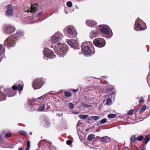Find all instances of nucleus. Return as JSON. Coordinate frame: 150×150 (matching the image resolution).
Masks as SVG:
<instances>
[{"mask_svg":"<svg viewBox=\"0 0 150 150\" xmlns=\"http://www.w3.org/2000/svg\"><path fill=\"white\" fill-rule=\"evenodd\" d=\"M2 95V96H3L4 97V95L5 94H1Z\"/></svg>","mask_w":150,"mask_h":150,"instance_id":"57","label":"nucleus"},{"mask_svg":"<svg viewBox=\"0 0 150 150\" xmlns=\"http://www.w3.org/2000/svg\"><path fill=\"white\" fill-rule=\"evenodd\" d=\"M112 35H110V37H111Z\"/></svg>","mask_w":150,"mask_h":150,"instance_id":"60","label":"nucleus"},{"mask_svg":"<svg viewBox=\"0 0 150 150\" xmlns=\"http://www.w3.org/2000/svg\"><path fill=\"white\" fill-rule=\"evenodd\" d=\"M91 118H92L93 119L95 120H98L99 118V117L98 116H93L91 117Z\"/></svg>","mask_w":150,"mask_h":150,"instance_id":"37","label":"nucleus"},{"mask_svg":"<svg viewBox=\"0 0 150 150\" xmlns=\"http://www.w3.org/2000/svg\"><path fill=\"white\" fill-rule=\"evenodd\" d=\"M94 44L96 47H103L105 45V43H102L98 40H96L94 42Z\"/></svg>","mask_w":150,"mask_h":150,"instance_id":"11","label":"nucleus"},{"mask_svg":"<svg viewBox=\"0 0 150 150\" xmlns=\"http://www.w3.org/2000/svg\"><path fill=\"white\" fill-rule=\"evenodd\" d=\"M134 110L132 109L129 111L128 112V115H133Z\"/></svg>","mask_w":150,"mask_h":150,"instance_id":"38","label":"nucleus"},{"mask_svg":"<svg viewBox=\"0 0 150 150\" xmlns=\"http://www.w3.org/2000/svg\"><path fill=\"white\" fill-rule=\"evenodd\" d=\"M81 104L84 108H89L91 107V105H89L84 102H82L81 103Z\"/></svg>","mask_w":150,"mask_h":150,"instance_id":"29","label":"nucleus"},{"mask_svg":"<svg viewBox=\"0 0 150 150\" xmlns=\"http://www.w3.org/2000/svg\"><path fill=\"white\" fill-rule=\"evenodd\" d=\"M89 130H90V129L89 128H87L85 132H87Z\"/></svg>","mask_w":150,"mask_h":150,"instance_id":"50","label":"nucleus"},{"mask_svg":"<svg viewBox=\"0 0 150 150\" xmlns=\"http://www.w3.org/2000/svg\"><path fill=\"white\" fill-rule=\"evenodd\" d=\"M2 90L4 91L5 93H9L10 91H11V88L4 89L3 87L1 86L0 87V94H4Z\"/></svg>","mask_w":150,"mask_h":150,"instance_id":"12","label":"nucleus"},{"mask_svg":"<svg viewBox=\"0 0 150 150\" xmlns=\"http://www.w3.org/2000/svg\"><path fill=\"white\" fill-rule=\"evenodd\" d=\"M93 34H96V32L93 31Z\"/></svg>","mask_w":150,"mask_h":150,"instance_id":"54","label":"nucleus"},{"mask_svg":"<svg viewBox=\"0 0 150 150\" xmlns=\"http://www.w3.org/2000/svg\"><path fill=\"white\" fill-rule=\"evenodd\" d=\"M45 108V106L44 104H42L39 107L38 110L39 111H42L44 110Z\"/></svg>","mask_w":150,"mask_h":150,"instance_id":"22","label":"nucleus"},{"mask_svg":"<svg viewBox=\"0 0 150 150\" xmlns=\"http://www.w3.org/2000/svg\"><path fill=\"white\" fill-rule=\"evenodd\" d=\"M43 84V80L42 79H35L33 82V87L34 89H39Z\"/></svg>","mask_w":150,"mask_h":150,"instance_id":"3","label":"nucleus"},{"mask_svg":"<svg viewBox=\"0 0 150 150\" xmlns=\"http://www.w3.org/2000/svg\"><path fill=\"white\" fill-rule=\"evenodd\" d=\"M140 150H146L145 147L141 149Z\"/></svg>","mask_w":150,"mask_h":150,"instance_id":"49","label":"nucleus"},{"mask_svg":"<svg viewBox=\"0 0 150 150\" xmlns=\"http://www.w3.org/2000/svg\"><path fill=\"white\" fill-rule=\"evenodd\" d=\"M18 150H23V149H22L21 147H19V149H18Z\"/></svg>","mask_w":150,"mask_h":150,"instance_id":"52","label":"nucleus"},{"mask_svg":"<svg viewBox=\"0 0 150 150\" xmlns=\"http://www.w3.org/2000/svg\"><path fill=\"white\" fill-rule=\"evenodd\" d=\"M88 117V115H81L79 116V117L81 119H85Z\"/></svg>","mask_w":150,"mask_h":150,"instance_id":"26","label":"nucleus"},{"mask_svg":"<svg viewBox=\"0 0 150 150\" xmlns=\"http://www.w3.org/2000/svg\"><path fill=\"white\" fill-rule=\"evenodd\" d=\"M61 36V33H56L52 37L51 41L53 43H56L58 41H60L62 40Z\"/></svg>","mask_w":150,"mask_h":150,"instance_id":"6","label":"nucleus"},{"mask_svg":"<svg viewBox=\"0 0 150 150\" xmlns=\"http://www.w3.org/2000/svg\"><path fill=\"white\" fill-rule=\"evenodd\" d=\"M2 45H0V50H1V49L2 48Z\"/></svg>","mask_w":150,"mask_h":150,"instance_id":"51","label":"nucleus"},{"mask_svg":"<svg viewBox=\"0 0 150 150\" xmlns=\"http://www.w3.org/2000/svg\"><path fill=\"white\" fill-rule=\"evenodd\" d=\"M42 13L43 12L42 11L40 12L37 14L36 17H38L40 16L42 14Z\"/></svg>","mask_w":150,"mask_h":150,"instance_id":"47","label":"nucleus"},{"mask_svg":"<svg viewBox=\"0 0 150 150\" xmlns=\"http://www.w3.org/2000/svg\"><path fill=\"white\" fill-rule=\"evenodd\" d=\"M68 105L69 108L71 109H72L74 107V104L71 103H69Z\"/></svg>","mask_w":150,"mask_h":150,"instance_id":"39","label":"nucleus"},{"mask_svg":"<svg viewBox=\"0 0 150 150\" xmlns=\"http://www.w3.org/2000/svg\"><path fill=\"white\" fill-rule=\"evenodd\" d=\"M67 5L69 7H71L72 6V4L70 1H68L67 3Z\"/></svg>","mask_w":150,"mask_h":150,"instance_id":"33","label":"nucleus"},{"mask_svg":"<svg viewBox=\"0 0 150 150\" xmlns=\"http://www.w3.org/2000/svg\"><path fill=\"white\" fill-rule=\"evenodd\" d=\"M80 47L79 45L76 43H75L74 44L73 48H74L75 50H79L80 49Z\"/></svg>","mask_w":150,"mask_h":150,"instance_id":"27","label":"nucleus"},{"mask_svg":"<svg viewBox=\"0 0 150 150\" xmlns=\"http://www.w3.org/2000/svg\"><path fill=\"white\" fill-rule=\"evenodd\" d=\"M107 121V120L105 119H102L100 122V123L101 124H103L105 123Z\"/></svg>","mask_w":150,"mask_h":150,"instance_id":"42","label":"nucleus"},{"mask_svg":"<svg viewBox=\"0 0 150 150\" xmlns=\"http://www.w3.org/2000/svg\"><path fill=\"white\" fill-rule=\"evenodd\" d=\"M107 104L108 105L112 103V100L110 98H108L107 99Z\"/></svg>","mask_w":150,"mask_h":150,"instance_id":"36","label":"nucleus"},{"mask_svg":"<svg viewBox=\"0 0 150 150\" xmlns=\"http://www.w3.org/2000/svg\"><path fill=\"white\" fill-rule=\"evenodd\" d=\"M64 93V94H71L70 92V91H65L64 92V90H60L59 92V93L62 94V93Z\"/></svg>","mask_w":150,"mask_h":150,"instance_id":"34","label":"nucleus"},{"mask_svg":"<svg viewBox=\"0 0 150 150\" xmlns=\"http://www.w3.org/2000/svg\"><path fill=\"white\" fill-rule=\"evenodd\" d=\"M101 32L105 34L108 35L109 34V32L108 29L105 27H103L100 29Z\"/></svg>","mask_w":150,"mask_h":150,"instance_id":"14","label":"nucleus"},{"mask_svg":"<svg viewBox=\"0 0 150 150\" xmlns=\"http://www.w3.org/2000/svg\"><path fill=\"white\" fill-rule=\"evenodd\" d=\"M55 52L61 57H63L69 50V47L65 44L58 42L54 47Z\"/></svg>","mask_w":150,"mask_h":150,"instance_id":"1","label":"nucleus"},{"mask_svg":"<svg viewBox=\"0 0 150 150\" xmlns=\"http://www.w3.org/2000/svg\"><path fill=\"white\" fill-rule=\"evenodd\" d=\"M86 23L88 26L91 27H94L96 25V23L94 21L91 20H87Z\"/></svg>","mask_w":150,"mask_h":150,"instance_id":"10","label":"nucleus"},{"mask_svg":"<svg viewBox=\"0 0 150 150\" xmlns=\"http://www.w3.org/2000/svg\"><path fill=\"white\" fill-rule=\"evenodd\" d=\"M15 30L14 27L10 25H6L5 26V33L8 34H11L13 33Z\"/></svg>","mask_w":150,"mask_h":150,"instance_id":"7","label":"nucleus"},{"mask_svg":"<svg viewBox=\"0 0 150 150\" xmlns=\"http://www.w3.org/2000/svg\"><path fill=\"white\" fill-rule=\"evenodd\" d=\"M84 52L86 54H90L91 52V50L89 47L88 46H86L84 48Z\"/></svg>","mask_w":150,"mask_h":150,"instance_id":"16","label":"nucleus"},{"mask_svg":"<svg viewBox=\"0 0 150 150\" xmlns=\"http://www.w3.org/2000/svg\"><path fill=\"white\" fill-rule=\"evenodd\" d=\"M11 134L10 132L7 133L5 134V136L8 137H11Z\"/></svg>","mask_w":150,"mask_h":150,"instance_id":"41","label":"nucleus"},{"mask_svg":"<svg viewBox=\"0 0 150 150\" xmlns=\"http://www.w3.org/2000/svg\"><path fill=\"white\" fill-rule=\"evenodd\" d=\"M67 43L71 47H73V46L74 45L75 43H74L72 42L70 40H68L67 41Z\"/></svg>","mask_w":150,"mask_h":150,"instance_id":"30","label":"nucleus"},{"mask_svg":"<svg viewBox=\"0 0 150 150\" xmlns=\"http://www.w3.org/2000/svg\"><path fill=\"white\" fill-rule=\"evenodd\" d=\"M12 89L14 91L18 90L19 92H21L23 90V86L21 84L18 85L17 83H14L12 86Z\"/></svg>","mask_w":150,"mask_h":150,"instance_id":"8","label":"nucleus"},{"mask_svg":"<svg viewBox=\"0 0 150 150\" xmlns=\"http://www.w3.org/2000/svg\"><path fill=\"white\" fill-rule=\"evenodd\" d=\"M134 29L136 30V29H135V28H134Z\"/></svg>","mask_w":150,"mask_h":150,"instance_id":"59","label":"nucleus"},{"mask_svg":"<svg viewBox=\"0 0 150 150\" xmlns=\"http://www.w3.org/2000/svg\"><path fill=\"white\" fill-rule=\"evenodd\" d=\"M43 54L45 56L50 59L54 58L56 56L53 51L47 48L44 49Z\"/></svg>","mask_w":150,"mask_h":150,"instance_id":"4","label":"nucleus"},{"mask_svg":"<svg viewBox=\"0 0 150 150\" xmlns=\"http://www.w3.org/2000/svg\"><path fill=\"white\" fill-rule=\"evenodd\" d=\"M67 33L70 35H72L73 33V30L71 28H68L67 29Z\"/></svg>","mask_w":150,"mask_h":150,"instance_id":"25","label":"nucleus"},{"mask_svg":"<svg viewBox=\"0 0 150 150\" xmlns=\"http://www.w3.org/2000/svg\"><path fill=\"white\" fill-rule=\"evenodd\" d=\"M100 139V141L101 142H105V143L109 142L110 140V138L108 137H101Z\"/></svg>","mask_w":150,"mask_h":150,"instance_id":"13","label":"nucleus"},{"mask_svg":"<svg viewBox=\"0 0 150 150\" xmlns=\"http://www.w3.org/2000/svg\"><path fill=\"white\" fill-rule=\"evenodd\" d=\"M16 39L12 36L8 37L4 42V45L8 47L14 46L15 44Z\"/></svg>","mask_w":150,"mask_h":150,"instance_id":"2","label":"nucleus"},{"mask_svg":"<svg viewBox=\"0 0 150 150\" xmlns=\"http://www.w3.org/2000/svg\"><path fill=\"white\" fill-rule=\"evenodd\" d=\"M136 27L138 29H140V31L144 30L146 29V28L142 27L141 25L139 23H138L137 24Z\"/></svg>","mask_w":150,"mask_h":150,"instance_id":"19","label":"nucleus"},{"mask_svg":"<svg viewBox=\"0 0 150 150\" xmlns=\"http://www.w3.org/2000/svg\"><path fill=\"white\" fill-rule=\"evenodd\" d=\"M107 93L108 94H115L116 93V91L114 87L108 89Z\"/></svg>","mask_w":150,"mask_h":150,"instance_id":"15","label":"nucleus"},{"mask_svg":"<svg viewBox=\"0 0 150 150\" xmlns=\"http://www.w3.org/2000/svg\"><path fill=\"white\" fill-rule=\"evenodd\" d=\"M116 116V115L113 114H109L108 115V117L109 118H113L115 117Z\"/></svg>","mask_w":150,"mask_h":150,"instance_id":"24","label":"nucleus"},{"mask_svg":"<svg viewBox=\"0 0 150 150\" xmlns=\"http://www.w3.org/2000/svg\"><path fill=\"white\" fill-rule=\"evenodd\" d=\"M31 134V133H30V134Z\"/></svg>","mask_w":150,"mask_h":150,"instance_id":"58","label":"nucleus"},{"mask_svg":"<svg viewBox=\"0 0 150 150\" xmlns=\"http://www.w3.org/2000/svg\"><path fill=\"white\" fill-rule=\"evenodd\" d=\"M72 141L70 140H68L66 141V144L69 145H71L72 143Z\"/></svg>","mask_w":150,"mask_h":150,"instance_id":"35","label":"nucleus"},{"mask_svg":"<svg viewBox=\"0 0 150 150\" xmlns=\"http://www.w3.org/2000/svg\"><path fill=\"white\" fill-rule=\"evenodd\" d=\"M144 138V137L142 135H140L139 136H137V140L139 141H141L143 140Z\"/></svg>","mask_w":150,"mask_h":150,"instance_id":"28","label":"nucleus"},{"mask_svg":"<svg viewBox=\"0 0 150 150\" xmlns=\"http://www.w3.org/2000/svg\"><path fill=\"white\" fill-rule=\"evenodd\" d=\"M45 98V96H40L39 98H36L35 99L36 100H37V99H44Z\"/></svg>","mask_w":150,"mask_h":150,"instance_id":"46","label":"nucleus"},{"mask_svg":"<svg viewBox=\"0 0 150 150\" xmlns=\"http://www.w3.org/2000/svg\"><path fill=\"white\" fill-rule=\"evenodd\" d=\"M79 89L78 88L76 89H71L70 90V91H73V92L75 93L76 92H77L78 91Z\"/></svg>","mask_w":150,"mask_h":150,"instance_id":"45","label":"nucleus"},{"mask_svg":"<svg viewBox=\"0 0 150 150\" xmlns=\"http://www.w3.org/2000/svg\"><path fill=\"white\" fill-rule=\"evenodd\" d=\"M27 147L26 149L25 150H29L30 148V143L29 141H28L27 142Z\"/></svg>","mask_w":150,"mask_h":150,"instance_id":"31","label":"nucleus"},{"mask_svg":"<svg viewBox=\"0 0 150 150\" xmlns=\"http://www.w3.org/2000/svg\"><path fill=\"white\" fill-rule=\"evenodd\" d=\"M150 140V137H149L146 135L144 139V143L145 144H146Z\"/></svg>","mask_w":150,"mask_h":150,"instance_id":"20","label":"nucleus"},{"mask_svg":"<svg viewBox=\"0 0 150 150\" xmlns=\"http://www.w3.org/2000/svg\"><path fill=\"white\" fill-rule=\"evenodd\" d=\"M23 36V35L22 32L20 31H18L16 34L15 37H14V38H16V40L17 38H18L20 36Z\"/></svg>","mask_w":150,"mask_h":150,"instance_id":"18","label":"nucleus"},{"mask_svg":"<svg viewBox=\"0 0 150 150\" xmlns=\"http://www.w3.org/2000/svg\"><path fill=\"white\" fill-rule=\"evenodd\" d=\"M7 10L5 12V14L7 16H11L13 15V9L12 6L9 4L6 6Z\"/></svg>","mask_w":150,"mask_h":150,"instance_id":"5","label":"nucleus"},{"mask_svg":"<svg viewBox=\"0 0 150 150\" xmlns=\"http://www.w3.org/2000/svg\"><path fill=\"white\" fill-rule=\"evenodd\" d=\"M9 95V94H6V95H7L8 97H10V96H14V95H12V96H9V95Z\"/></svg>","mask_w":150,"mask_h":150,"instance_id":"53","label":"nucleus"},{"mask_svg":"<svg viewBox=\"0 0 150 150\" xmlns=\"http://www.w3.org/2000/svg\"><path fill=\"white\" fill-rule=\"evenodd\" d=\"M137 140V135L136 134L134 135L131 138L130 143H136Z\"/></svg>","mask_w":150,"mask_h":150,"instance_id":"17","label":"nucleus"},{"mask_svg":"<svg viewBox=\"0 0 150 150\" xmlns=\"http://www.w3.org/2000/svg\"><path fill=\"white\" fill-rule=\"evenodd\" d=\"M95 137V135L93 134H91L89 135L87 137L88 139L90 141H92L93 139H94Z\"/></svg>","mask_w":150,"mask_h":150,"instance_id":"21","label":"nucleus"},{"mask_svg":"<svg viewBox=\"0 0 150 150\" xmlns=\"http://www.w3.org/2000/svg\"><path fill=\"white\" fill-rule=\"evenodd\" d=\"M146 106L145 105H144L142 107L140 110L139 112L140 114H141L146 109Z\"/></svg>","mask_w":150,"mask_h":150,"instance_id":"23","label":"nucleus"},{"mask_svg":"<svg viewBox=\"0 0 150 150\" xmlns=\"http://www.w3.org/2000/svg\"><path fill=\"white\" fill-rule=\"evenodd\" d=\"M20 133L23 136H25L27 135V133L23 131H20Z\"/></svg>","mask_w":150,"mask_h":150,"instance_id":"40","label":"nucleus"},{"mask_svg":"<svg viewBox=\"0 0 150 150\" xmlns=\"http://www.w3.org/2000/svg\"><path fill=\"white\" fill-rule=\"evenodd\" d=\"M100 83L104 84H107L108 83V82L107 81L103 79H102L100 80Z\"/></svg>","mask_w":150,"mask_h":150,"instance_id":"32","label":"nucleus"},{"mask_svg":"<svg viewBox=\"0 0 150 150\" xmlns=\"http://www.w3.org/2000/svg\"><path fill=\"white\" fill-rule=\"evenodd\" d=\"M80 53H79L80 54H81L82 52V50H80Z\"/></svg>","mask_w":150,"mask_h":150,"instance_id":"56","label":"nucleus"},{"mask_svg":"<svg viewBox=\"0 0 150 150\" xmlns=\"http://www.w3.org/2000/svg\"><path fill=\"white\" fill-rule=\"evenodd\" d=\"M66 96L69 97L71 96L72 94H64Z\"/></svg>","mask_w":150,"mask_h":150,"instance_id":"48","label":"nucleus"},{"mask_svg":"<svg viewBox=\"0 0 150 150\" xmlns=\"http://www.w3.org/2000/svg\"><path fill=\"white\" fill-rule=\"evenodd\" d=\"M144 101V99L143 97H141L139 99V103H141L143 102Z\"/></svg>","mask_w":150,"mask_h":150,"instance_id":"44","label":"nucleus"},{"mask_svg":"<svg viewBox=\"0 0 150 150\" xmlns=\"http://www.w3.org/2000/svg\"><path fill=\"white\" fill-rule=\"evenodd\" d=\"M38 6V4L37 3L35 4H31V6L27 12L28 13L30 12L32 13L33 12H35L37 11V6Z\"/></svg>","mask_w":150,"mask_h":150,"instance_id":"9","label":"nucleus"},{"mask_svg":"<svg viewBox=\"0 0 150 150\" xmlns=\"http://www.w3.org/2000/svg\"><path fill=\"white\" fill-rule=\"evenodd\" d=\"M86 121L87 122H88L89 123H91L93 122L92 120L89 118H88L86 119Z\"/></svg>","mask_w":150,"mask_h":150,"instance_id":"43","label":"nucleus"},{"mask_svg":"<svg viewBox=\"0 0 150 150\" xmlns=\"http://www.w3.org/2000/svg\"><path fill=\"white\" fill-rule=\"evenodd\" d=\"M5 98H3V99H1L0 100V101L3 100H5Z\"/></svg>","mask_w":150,"mask_h":150,"instance_id":"55","label":"nucleus"}]
</instances>
